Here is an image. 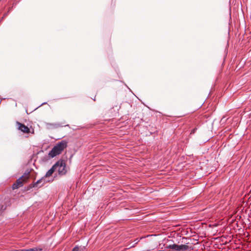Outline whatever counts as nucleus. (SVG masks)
<instances>
[{
	"label": "nucleus",
	"instance_id": "1",
	"mask_svg": "<svg viewBox=\"0 0 251 251\" xmlns=\"http://www.w3.org/2000/svg\"><path fill=\"white\" fill-rule=\"evenodd\" d=\"M67 147V142L62 140L57 143L49 152L48 155L53 158L61 153L62 151Z\"/></svg>",
	"mask_w": 251,
	"mask_h": 251
},
{
	"label": "nucleus",
	"instance_id": "10",
	"mask_svg": "<svg viewBox=\"0 0 251 251\" xmlns=\"http://www.w3.org/2000/svg\"><path fill=\"white\" fill-rule=\"evenodd\" d=\"M30 251H41L42 249H40V248H34L30 249Z\"/></svg>",
	"mask_w": 251,
	"mask_h": 251
},
{
	"label": "nucleus",
	"instance_id": "12",
	"mask_svg": "<svg viewBox=\"0 0 251 251\" xmlns=\"http://www.w3.org/2000/svg\"><path fill=\"white\" fill-rule=\"evenodd\" d=\"M84 249H85L84 247H81V248L79 249V251H83Z\"/></svg>",
	"mask_w": 251,
	"mask_h": 251
},
{
	"label": "nucleus",
	"instance_id": "3",
	"mask_svg": "<svg viewBox=\"0 0 251 251\" xmlns=\"http://www.w3.org/2000/svg\"><path fill=\"white\" fill-rule=\"evenodd\" d=\"M169 248L177 251H186L188 250L189 247L186 245H178L174 244L172 245H169Z\"/></svg>",
	"mask_w": 251,
	"mask_h": 251
},
{
	"label": "nucleus",
	"instance_id": "6",
	"mask_svg": "<svg viewBox=\"0 0 251 251\" xmlns=\"http://www.w3.org/2000/svg\"><path fill=\"white\" fill-rule=\"evenodd\" d=\"M21 179L22 178H21L20 177L17 180L16 182L13 184L12 188L13 190L18 189V188L23 186V180H21Z\"/></svg>",
	"mask_w": 251,
	"mask_h": 251
},
{
	"label": "nucleus",
	"instance_id": "14",
	"mask_svg": "<svg viewBox=\"0 0 251 251\" xmlns=\"http://www.w3.org/2000/svg\"><path fill=\"white\" fill-rule=\"evenodd\" d=\"M195 129H193V130L192 131L191 133H192V132H195Z\"/></svg>",
	"mask_w": 251,
	"mask_h": 251
},
{
	"label": "nucleus",
	"instance_id": "5",
	"mask_svg": "<svg viewBox=\"0 0 251 251\" xmlns=\"http://www.w3.org/2000/svg\"><path fill=\"white\" fill-rule=\"evenodd\" d=\"M57 164H54L51 168L46 173V175L44 176L45 178L51 176L52 174L56 170V166Z\"/></svg>",
	"mask_w": 251,
	"mask_h": 251
},
{
	"label": "nucleus",
	"instance_id": "11",
	"mask_svg": "<svg viewBox=\"0 0 251 251\" xmlns=\"http://www.w3.org/2000/svg\"><path fill=\"white\" fill-rule=\"evenodd\" d=\"M72 251H79V248L78 246H75L72 250Z\"/></svg>",
	"mask_w": 251,
	"mask_h": 251
},
{
	"label": "nucleus",
	"instance_id": "7",
	"mask_svg": "<svg viewBox=\"0 0 251 251\" xmlns=\"http://www.w3.org/2000/svg\"><path fill=\"white\" fill-rule=\"evenodd\" d=\"M50 180H46V178L44 177L38 180L36 182L34 183V185L36 186V187H41L43 184L46 181H50Z\"/></svg>",
	"mask_w": 251,
	"mask_h": 251
},
{
	"label": "nucleus",
	"instance_id": "13",
	"mask_svg": "<svg viewBox=\"0 0 251 251\" xmlns=\"http://www.w3.org/2000/svg\"><path fill=\"white\" fill-rule=\"evenodd\" d=\"M47 102H44L42 103L40 106H39L38 107H40V106H42V105H43L46 104H47Z\"/></svg>",
	"mask_w": 251,
	"mask_h": 251
},
{
	"label": "nucleus",
	"instance_id": "2",
	"mask_svg": "<svg viewBox=\"0 0 251 251\" xmlns=\"http://www.w3.org/2000/svg\"><path fill=\"white\" fill-rule=\"evenodd\" d=\"M55 164H57L56 171H57L58 175L60 176L65 175L67 173V170L65 161L63 159H60Z\"/></svg>",
	"mask_w": 251,
	"mask_h": 251
},
{
	"label": "nucleus",
	"instance_id": "16",
	"mask_svg": "<svg viewBox=\"0 0 251 251\" xmlns=\"http://www.w3.org/2000/svg\"><path fill=\"white\" fill-rule=\"evenodd\" d=\"M137 243H138V241H137V242L135 243L134 244H136Z\"/></svg>",
	"mask_w": 251,
	"mask_h": 251
},
{
	"label": "nucleus",
	"instance_id": "8",
	"mask_svg": "<svg viewBox=\"0 0 251 251\" xmlns=\"http://www.w3.org/2000/svg\"><path fill=\"white\" fill-rule=\"evenodd\" d=\"M30 173V171L29 170H26L25 172L24 173L23 175L21 176V178H24L26 176L28 175Z\"/></svg>",
	"mask_w": 251,
	"mask_h": 251
},
{
	"label": "nucleus",
	"instance_id": "4",
	"mask_svg": "<svg viewBox=\"0 0 251 251\" xmlns=\"http://www.w3.org/2000/svg\"><path fill=\"white\" fill-rule=\"evenodd\" d=\"M17 125L18 126V129L22 132L25 133L30 132V129L28 126H25L24 124H22L19 122H16Z\"/></svg>",
	"mask_w": 251,
	"mask_h": 251
},
{
	"label": "nucleus",
	"instance_id": "15",
	"mask_svg": "<svg viewBox=\"0 0 251 251\" xmlns=\"http://www.w3.org/2000/svg\"><path fill=\"white\" fill-rule=\"evenodd\" d=\"M183 239H185V240H187V238H183Z\"/></svg>",
	"mask_w": 251,
	"mask_h": 251
},
{
	"label": "nucleus",
	"instance_id": "9",
	"mask_svg": "<svg viewBox=\"0 0 251 251\" xmlns=\"http://www.w3.org/2000/svg\"><path fill=\"white\" fill-rule=\"evenodd\" d=\"M33 187H36L35 185H34V183L33 184H30L27 187V190H29L31 189H32Z\"/></svg>",
	"mask_w": 251,
	"mask_h": 251
}]
</instances>
